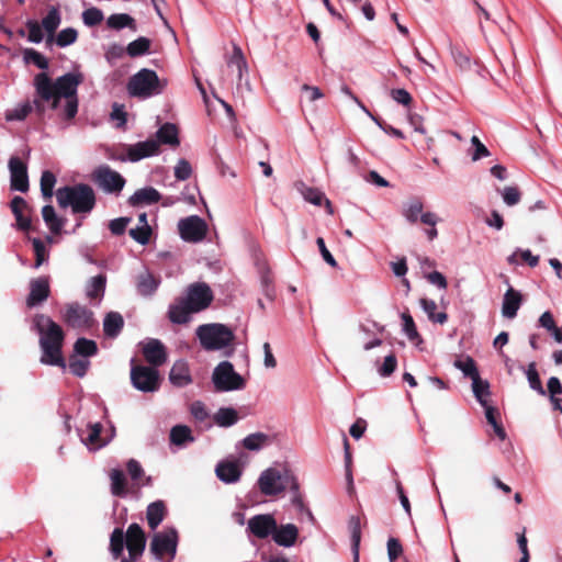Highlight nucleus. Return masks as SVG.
I'll return each mask as SVG.
<instances>
[{"label": "nucleus", "mask_w": 562, "mask_h": 562, "mask_svg": "<svg viewBox=\"0 0 562 562\" xmlns=\"http://www.w3.org/2000/svg\"><path fill=\"white\" fill-rule=\"evenodd\" d=\"M80 71H69L55 80L45 71L33 79L34 98L5 112V120L23 121L33 111L43 116L47 110L57 112L64 122H71L78 114V88L83 82Z\"/></svg>", "instance_id": "1"}, {"label": "nucleus", "mask_w": 562, "mask_h": 562, "mask_svg": "<svg viewBox=\"0 0 562 562\" xmlns=\"http://www.w3.org/2000/svg\"><path fill=\"white\" fill-rule=\"evenodd\" d=\"M33 327L40 335V347L42 350L41 363L55 366L65 370L67 362L61 351L65 339L61 327L49 316L44 314H37L34 317Z\"/></svg>", "instance_id": "2"}, {"label": "nucleus", "mask_w": 562, "mask_h": 562, "mask_svg": "<svg viewBox=\"0 0 562 562\" xmlns=\"http://www.w3.org/2000/svg\"><path fill=\"white\" fill-rule=\"evenodd\" d=\"M258 487L266 496L278 495L285 490L292 493V502L302 505L299 481L286 465H278L266 469L258 479Z\"/></svg>", "instance_id": "3"}, {"label": "nucleus", "mask_w": 562, "mask_h": 562, "mask_svg": "<svg viewBox=\"0 0 562 562\" xmlns=\"http://www.w3.org/2000/svg\"><path fill=\"white\" fill-rule=\"evenodd\" d=\"M55 194L58 205L61 209L70 207L74 214H90L97 204L95 192L87 183L60 187Z\"/></svg>", "instance_id": "4"}, {"label": "nucleus", "mask_w": 562, "mask_h": 562, "mask_svg": "<svg viewBox=\"0 0 562 562\" xmlns=\"http://www.w3.org/2000/svg\"><path fill=\"white\" fill-rule=\"evenodd\" d=\"M166 87L167 80H161L155 70L142 68L130 78L126 89L131 97L145 100L161 94Z\"/></svg>", "instance_id": "5"}, {"label": "nucleus", "mask_w": 562, "mask_h": 562, "mask_svg": "<svg viewBox=\"0 0 562 562\" xmlns=\"http://www.w3.org/2000/svg\"><path fill=\"white\" fill-rule=\"evenodd\" d=\"M195 335L201 347L206 351L224 349L234 340L233 331L226 325L218 323L200 325Z\"/></svg>", "instance_id": "6"}, {"label": "nucleus", "mask_w": 562, "mask_h": 562, "mask_svg": "<svg viewBox=\"0 0 562 562\" xmlns=\"http://www.w3.org/2000/svg\"><path fill=\"white\" fill-rule=\"evenodd\" d=\"M212 382L217 392L238 391L246 386L245 379L229 361H222L214 368Z\"/></svg>", "instance_id": "7"}, {"label": "nucleus", "mask_w": 562, "mask_h": 562, "mask_svg": "<svg viewBox=\"0 0 562 562\" xmlns=\"http://www.w3.org/2000/svg\"><path fill=\"white\" fill-rule=\"evenodd\" d=\"M93 182L106 194L119 195L126 181L124 177L108 165H100L92 175Z\"/></svg>", "instance_id": "8"}, {"label": "nucleus", "mask_w": 562, "mask_h": 562, "mask_svg": "<svg viewBox=\"0 0 562 562\" xmlns=\"http://www.w3.org/2000/svg\"><path fill=\"white\" fill-rule=\"evenodd\" d=\"M131 383L143 393H153L159 389V372L156 368L134 364L131 360Z\"/></svg>", "instance_id": "9"}, {"label": "nucleus", "mask_w": 562, "mask_h": 562, "mask_svg": "<svg viewBox=\"0 0 562 562\" xmlns=\"http://www.w3.org/2000/svg\"><path fill=\"white\" fill-rule=\"evenodd\" d=\"M191 311L199 313L207 308L213 301V292L205 282H195L188 286L186 294L181 296Z\"/></svg>", "instance_id": "10"}, {"label": "nucleus", "mask_w": 562, "mask_h": 562, "mask_svg": "<svg viewBox=\"0 0 562 562\" xmlns=\"http://www.w3.org/2000/svg\"><path fill=\"white\" fill-rule=\"evenodd\" d=\"M178 229L182 240L195 244L205 238L207 224L199 215H190L179 220Z\"/></svg>", "instance_id": "11"}, {"label": "nucleus", "mask_w": 562, "mask_h": 562, "mask_svg": "<svg viewBox=\"0 0 562 562\" xmlns=\"http://www.w3.org/2000/svg\"><path fill=\"white\" fill-rule=\"evenodd\" d=\"M178 546V532L175 528H169L164 532L156 533L150 542V551L156 558L160 559L164 554H169L171 559L176 557Z\"/></svg>", "instance_id": "12"}, {"label": "nucleus", "mask_w": 562, "mask_h": 562, "mask_svg": "<svg viewBox=\"0 0 562 562\" xmlns=\"http://www.w3.org/2000/svg\"><path fill=\"white\" fill-rule=\"evenodd\" d=\"M142 353L149 367H161L168 358L166 346L157 338H146L140 344Z\"/></svg>", "instance_id": "13"}, {"label": "nucleus", "mask_w": 562, "mask_h": 562, "mask_svg": "<svg viewBox=\"0 0 562 562\" xmlns=\"http://www.w3.org/2000/svg\"><path fill=\"white\" fill-rule=\"evenodd\" d=\"M64 321L72 328H88L93 323V313L83 305L71 303L66 306Z\"/></svg>", "instance_id": "14"}, {"label": "nucleus", "mask_w": 562, "mask_h": 562, "mask_svg": "<svg viewBox=\"0 0 562 562\" xmlns=\"http://www.w3.org/2000/svg\"><path fill=\"white\" fill-rule=\"evenodd\" d=\"M159 153L158 142L154 138H148L126 146V156H121L117 159L121 161L137 162L144 158L155 156Z\"/></svg>", "instance_id": "15"}, {"label": "nucleus", "mask_w": 562, "mask_h": 562, "mask_svg": "<svg viewBox=\"0 0 562 562\" xmlns=\"http://www.w3.org/2000/svg\"><path fill=\"white\" fill-rule=\"evenodd\" d=\"M277 528V520L271 514H258L248 519L247 531L256 538L266 539L272 537Z\"/></svg>", "instance_id": "16"}, {"label": "nucleus", "mask_w": 562, "mask_h": 562, "mask_svg": "<svg viewBox=\"0 0 562 562\" xmlns=\"http://www.w3.org/2000/svg\"><path fill=\"white\" fill-rule=\"evenodd\" d=\"M8 167L11 190L26 192L30 187L26 165L19 157L13 156L9 159Z\"/></svg>", "instance_id": "17"}, {"label": "nucleus", "mask_w": 562, "mask_h": 562, "mask_svg": "<svg viewBox=\"0 0 562 562\" xmlns=\"http://www.w3.org/2000/svg\"><path fill=\"white\" fill-rule=\"evenodd\" d=\"M124 537L126 549L132 559L140 558L146 548V536L143 528L138 524L133 522L128 526Z\"/></svg>", "instance_id": "18"}, {"label": "nucleus", "mask_w": 562, "mask_h": 562, "mask_svg": "<svg viewBox=\"0 0 562 562\" xmlns=\"http://www.w3.org/2000/svg\"><path fill=\"white\" fill-rule=\"evenodd\" d=\"M49 280L48 277H40L37 279H33L30 282V293L26 299V304L29 307H34L44 301H46L49 296Z\"/></svg>", "instance_id": "19"}, {"label": "nucleus", "mask_w": 562, "mask_h": 562, "mask_svg": "<svg viewBox=\"0 0 562 562\" xmlns=\"http://www.w3.org/2000/svg\"><path fill=\"white\" fill-rule=\"evenodd\" d=\"M169 381L176 387H186L192 383L191 370L187 360L178 359L173 362L169 372Z\"/></svg>", "instance_id": "20"}, {"label": "nucleus", "mask_w": 562, "mask_h": 562, "mask_svg": "<svg viewBox=\"0 0 562 562\" xmlns=\"http://www.w3.org/2000/svg\"><path fill=\"white\" fill-rule=\"evenodd\" d=\"M243 470L237 461L223 460L217 463L215 474L225 484H234L240 480Z\"/></svg>", "instance_id": "21"}, {"label": "nucleus", "mask_w": 562, "mask_h": 562, "mask_svg": "<svg viewBox=\"0 0 562 562\" xmlns=\"http://www.w3.org/2000/svg\"><path fill=\"white\" fill-rule=\"evenodd\" d=\"M299 538V528L294 524L277 525L272 540L280 547L291 548Z\"/></svg>", "instance_id": "22"}, {"label": "nucleus", "mask_w": 562, "mask_h": 562, "mask_svg": "<svg viewBox=\"0 0 562 562\" xmlns=\"http://www.w3.org/2000/svg\"><path fill=\"white\" fill-rule=\"evenodd\" d=\"M161 283L159 276H154L148 270L139 273L136 278L137 293L143 297H150L155 294Z\"/></svg>", "instance_id": "23"}, {"label": "nucleus", "mask_w": 562, "mask_h": 562, "mask_svg": "<svg viewBox=\"0 0 562 562\" xmlns=\"http://www.w3.org/2000/svg\"><path fill=\"white\" fill-rule=\"evenodd\" d=\"M522 303V295L519 291L509 286L503 296L502 315L505 318L513 319L516 317L518 310Z\"/></svg>", "instance_id": "24"}, {"label": "nucleus", "mask_w": 562, "mask_h": 562, "mask_svg": "<svg viewBox=\"0 0 562 562\" xmlns=\"http://www.w3.org/2000/svg\"><path fill=\"white\" fill-rule=\"evenodd\" d=\"M161 200V194L154 187H144L136 190L130 198L128 204L133 207L151 205Z\"/></svg>", "instance_id": "25"}, {"label": "nucleus", "mask_w": 562, "mask_h": 562, "mask_svg": "<svg viewBox=\"0 0 562 562\" xmlns=\"http://www.w3.org/2000/svg\"><path fill=\"white\" fill-rule=\"evenodd\" d=\"M193 313L188 303L182 297H179L169 305L167 315L172 324L182 325L191 319V314Z\"/></svg>", "instance_id": "26"}, {"label": "nucleus", "mask_w": 562, "mask_h": 562, "mask_svg": "<svg viewBox=\"0 0 562 562\" xmlns=\"http://www.w3.org/2000/svg\"><path fill=\"white\" fill-rule=\"evenodd\" d=\"M124 327V318L119 312H109L103 319V333L109 338H116Z\"/></svg>", "instance_id": "27"}, {"label": "nucleus", "mask_w": 562, "mask_h": 562, "mask_svg": "<svg viewBox=\"0 0 562 562\" xmlns=\"http://www.w3.org/2000/svg\"><path fill=\"white\" fill-rule=\"evenodd\" d=\"M11 211L16 220V226L21 231H29L31 227L30 216L23 214V209L27 206L26 201L22 196H14L10 203Z\"/></svg>", "instance_id": "28"}, {"label": "nucleus", "mask_w": 562, "mask_h": 562, "mask_svg": "<svg viewBox=\"0 0 562 562\" xmlns=\"http://www.w3.org/2000/svg\"><path fill=\"white\" fill-rule=\"evenodd\" d=\"M156 137L158 145L165 144L170 146H179L180 144L178 128L172 123H165L161 125L156 132Z\"/></svg>", "instance_id": "29"}, {"label": "nucleus", "mask_w": 562, "mask_h": 562, "mask_svg": "<svg viewBox=\"0 0 562 562\" xmlns=\"http://www.w3.org/2000/svg\"><path fill=\"white\" fill-rule=\"evenodd\" d=\"M102 425L100 423L90 424L88 426L87 437H82V442L92 450L104 447L109 441L101 438Z\"/></svg>", "instance_id": "30"}, {"label": "nucleus", "mask_w": 562, "mask_h": 562, "mask_svg": "<svg viewBox=\"0 0 562 562\" xmlns=\"http://www.w3.org/2000/svg\"><path fill=\"white\" fill-rule=\"evenodd\" d=\"M106 26L111 30L120 31L125 27L132 31L137 30L135 19L127 13H114L106 19Z\"/></svg>", "instance_id": "31"}, {"label": "nucleus", "mask_w": 562, "mask_h": 562, "mask_svg": "<svg viewBox=\"0 0 562 562\" xmlns=\"http://www.w3.org/2000/svg\"><path fill=\"white\" fill-rule=\"evenodd\" d=\"M170 442L177 447H184L194 441L191 429L186 425H176L170 429Z\"/></svg>", "instance_id": "32"}, {"label": "nucleus", "mask_w": 562, "mask_h": 562, "mask_svg": "<svg viewBox=\"0 0 562 562\" xmlns=\"http://www.w3.org/2000/svg\"><path fill=\"white\" fill-rule=\"evenodd\" d=\"M351 537L353 562H359V547L361 541V521L358 516H351L348 522Z\"/></svg>", "instance_id": "33"}, {"label": "nucleus", "mask_w": 562, "mask_h": 562, "mask_svg": "<svg viewBox=\"0 0 562 562\" xmlns=\"http://www.w3.org/2000/svg\"><path fill=\"white\" fill-rule=\"evenodd\" d=\"M270 443L271 437L260 431L250 434L240 441V445L250 451H259Z\"/></svg>", "instance_id": "34"}, {"label": "nucleus", "mask_w": 562, "mask_h": 562, "mask_svg": "<svg viewBox=\"0 0 562 562\" xmlns=\"http://www.w3.org/2000/svg\"><path fill=\"white\" fill-rule=\"evenodd\" d=\"M148 526L155 530L165 518V505L161 501H156L148 505L146 510Z\"/></svg>", "instance_id": "35"}, {"label": "nucleus", "mask_w": 562, "mask_h": 562, "mask_svg": "<svg viewBox=\"0 0 562 562\" xmlns=\"http://www.w3.org/2000/svg\"><path fill=\"white\" fill-rule=\"evenodd\" d=\"M420 307L432 323L445 324L448 319L446 312L437 313V303L434 300L423 297L419 300Z\"/></svg>", "instance_id": "36"}, {"label": "nucleus", "mask_w": 562, "mask_h": 562, "mask_svg": "<svg viewBox=\"0 0 562 562\" xmlns=\"http://www.w3.org/2000/svg\"><path fill=\"white\" fill-rule=\"evenodd\" d=\"M42 216L45 224L53 234L60 233L64 226V220L57 216L53 205H44L42 209Z\"/></svg>", "instance_id": "37"}, {"label": "nucleus", "mask_w": 562, "mask_h": 562, "mask_svg": "<svg viewBox=\"0 0 562 562\" xmlns=\"http://www.w3.org/2000/svg\"><path fill=\"white\" fill-rule=\"evenodd\" d=\"M126 547L124 531L122 528H114L110 536V553L114 560L123 555L124 548Z\"/></svg>", "instance_id": "38"}, {"label": "nucleus", "mask_w": 562, "mask_h": 562, "mask_svg": "<svg viewBox=\"0 0 562 562\" xmlns=\"http://www.w3.org/2000/svg\"><path fill=\"white\" fill-rule=\"evenodd\" d=\"M106 284V277L104 274H98L92 277L86 289V294L89 299H100L104 295Z\"/></svg>", "instance_id": "39"}, {"label": "nucleus", "mask_w": 562, "mask_h": 562, "mask_svg": "<svg viewBox=\"0 0 562 562\" xmlns=\"http://www.w3.org/2000/svg\"><path fill=\"white\" fill-rule=\"evenodd\" d=\"M75 356L89 358L98 353V345L94 340L80 337L74 345Z\"/></svg>", "instance_id": "40"}, {"label": "nucleus", "mask_w": 562, "mask_h": 562, "mask_svg": "<svg viewBox=\"0 0 562 562\" xmlns=\"http://www.w3.org/2000/svg\"><path fill=\"white\" fill-rule=\"evenodd\" d=\"M214 422L220 427H231L238 422V414L233 407H221L214 415Z\"/></svg>", "instance_id": "41"}, {"label": "nucleus", "mask_w": 562, "mask_h": 562, "mask_svg": "<svg viewBox=\"0 0 562 562\" xmlns=\"http://www.w3.org/2000/svg\"><path fill=\"white\" fill-rule=\"evenodd\" d=\"M483 408L485 413V418L487 423L493 427L495 436L499 440L504 441L507 438V434L502 424L497 422V409L491 405H485Z\"/></svg>", "instance_id": "42"}, {"label": "nucleus", "mask_w": 562, "mask_h": 562, "mask_svg": "<svg viewBox=\"0 0 562 562\" xmlns=\"http://www.w3.org/2000/svg\"><path fill=\"white\" fill-rule=\"evenodd\" d=\"M401 318L403 322L402 330L405 334V336L407 337V339L416 345L422 342L423 341L422 337H420L419 333L417 331L415 322H414L413 317L411 316V314L408 312H404V313H402Z\"/></svg>", "instance_id": "43"}, {"label": "nucleus", "mask_w": 562, "mask_h": 562, "mask_svg": "<svg viewBox=\"0 0 562 562\" xmlns=\"http://www.w3.org/2000/svg\"><path fill=\"white\" fill-rule=\"evenodd\" d=\"M61 22V14L58 7H52L42 20L43 29L53 36Z\"/></svg>", "instance_id": "44"}, {"label": "nucleus", "mask_w": 562, "mask_h": 562, "mask_svg": "<svg viewBox=\"0 0 562 562\" xmlns=\"http://www.w3.org/2000/svg\"><path fill=\"white\" fill-rule=\"evenodd\" d=\"M227 66L236 68L238 79L241 80L244 71H247V63L239 46L234 45L233 53L227 59Z\"/></svg>", "instance_id": "45"}, {"label": "nucleus", "mask_w": 562, "mask_h": 562, "mask_svg": "<svg viewBox=\"0 0 562 562\" xmlns=\"http://www.w3.org/2000/svg\"><path fill=\"white\" fill-rule=\"evenodd\" d=\"M472 391L475 400L484 407L490 405L487 397L490 396V384L486 380H482L481 376L472 381Z\"/></svg>", "instance_id": "46"}, {"label": "nucleus", "mask_w": 562, "mask_h": 562, "mask_svg": "<svg viewBox=\"0 0 562 562\" xmlns=\"http://www.w3.org/2000/svg\"><path fill=\"white\" fill-rule=\"evenodd\" d=\"M150 40L144 36L136 38L126 46V54L132 57H139L149 53Z\"/></svg>", "instance_id": "47"}, {"label": "nucleus", "mask_w": 562, "mask_h": 562, "mask_svg": "<svg viewBox=\"0 0 562 562\" xmlns=\"http://www.w3.org/2000/svg\"><path fill=\"white\" fill-rule=\"evenodd\" d=\"M547 393L550 396V402L554 409H559L562 413V398L557 397L558 394H562V384L557 376H551L547 383Z\"/></svg>", "instance_id": "48"}, {"label": "nucleus", "mask_w": 562, "mask_h": 562, "mask_svg": "<svg viewBox=\"0 0 562 562\" xmlns=\"http://www.w3.org/2000/svg\"><path fill=\"white\" fill-rule=\"evenodd\" d=\"M423 202L419 199H413L403 209V216L411 224H415L423 213Z\"/></svg>", "instance_id": "49"}, {"label": "nucleus", "mask_w": 562, "mask_h": 562, "mask_svg": "<svg viewBox=\"0 0 562 562\" xmlns=\"http://www.w3.org/2000/svg\"><path fill=\"white\" fill-rule=\"evenodd\" d=\"M529 386L531 390L536 391L539 395L546 396L547 391L542 386L539 373L537 371V367L535 362H530L525 370Z\"/></svg>", "instance_id": "50"}, {"label": "nucleus", "mask_w": 562, "mask_h": 562, "mask_svg": "<svg viewBox=\"0 0 562 562\" xmlns=\"http://www.w3.org/2000/svg\"><path fill=\"white\" fill-rule=\"evenodd\" d=\"M302 193L307 202L316 206H321L323 203H325L328 212L333 213L330 201L325 196V194L321 190L316 188H305V190Z\"/></svg>", "instance_id": "51"}, {"label": "nucleus", "mask_w": 562, "mask_h": 562, "mask_svg": "<svg viewBox=\"0 0 562 562\" xmlns=\"http://www.w3.org/2000/svg\"><path fill=\"white\" fill-rule=\"evenodd\" d=\"M111 493L114 496H122L125 494L126 479L122 470L113 469L110 473Z\"/></svg>", "instance_id": "52"}, {"label": "nucleus", "mask_w": 562, "mask_h": 562, "mask_svg": "<svg viewBox=\"0 0 562 562\" xmlns=\"http://www.w3.org/2000/svg\"><path fill=\"white\" fill-rule=\"evenodd\" d=\"M23 59L25 63H32L37 68L42 70H47L49 67V63L47 58L42 55L40 52L33 49V48H25L23 52Z\"/></svg>", "instance_id": "53"}, {"label": "nucleus", "mask_w": 562, "mask_h": 562, "mask_svg": "<svg viewBox=\"0 0 562 562\" xmlns=\"http://www.w3.org/2000/svg\"><path fill=\"white\" fill-rule=\"evenodd\" d=\"M454 367L459 369L464 376L470 378L472 381L480 376L476 364L471 357H467L465 360H457Z\"/></svg>", "instance_id": "54"}, {"label": "nucleus", "mask_w": 562, "mask_h": 562, "mask_svg": "<svg viewBox=\"0 0 562 562\" xmlns=\"http://www.w3.org/2000/svg\"><path fill=\"white\" fill-rule=\"evenodd\" d=\"M56 183V176L49 171L45 170L41 176V192L45 199H50L54 194V187Z\"/></svg>", "instance_id": "55"}, {"label": "nucleus", "mask_w": 562, "mask_h": 562, "mask_svg": "<svg viewBox=\"0 0 562 562\" xmlns=\"http://www.w3.org/2000/svg\"><path fill=\"white\" fill-rule=\"evenodd\" d=\"M35 255L34 268H40L48 259V250L44 241L37 237L31 239Z\"/></svg>", "instance_id": "56"}, {"label": "nucleus", "mask_w": 562, "mask_h": 562, "mask_svg": "<svg viewBox=\"0 0 562 562\" xmlns=\"http://www.w3.org/2000/svg\"><path fill=\"white\" fill-rule=\"evenodd\" d=\"M90 361L87 358H78L75 355L69 358L68 367L75 376L83 378L88 371Z\"/></svg>", "instance_id": "57"}, {"label": "nucleus", "mask_w": 562, "mask_h": 562, "mask_svg": "<svg viewBox=\"0 0 562 562\" xmlns=\"http://www.w3.org/2000/svg\"><path fill=\"white\" fill-rule=\"evenodd\" d=\"M420 222L425 225L430 226L429 229L426 231V235L429 240H434L438 236V231L436 228L437 223L439 222V217L434 212H424L420 216Z\"/></svg>", "instance_id": "58"}, {"label": "nucleus", "mask_w": 562, "mask_h": 562, "mask_svg": "<svg viewBox=\"0 0 562 562\" xmlns=\"http://www.w3.org/2000/svg\"><path fill=\"white\" fill-rule=\"evenodd\" d=\"M81 18H82L85 25L95 26L103 21L104 15H103V12L99 8L91 7L89 9H86L82 12Z\"/></svg>", "instance_id": "59"}, {"label": "nucleus", "mask_w": 562, "mask_h": 562, "mask_svg": "<svg viewBox=\"0 0 562 562\" xmlns=\"http://www.w3.org/2000/svg\"><path fill=\"white\" fill-rule=\"evenodd\" d=\"M78 32L74 27H66L63 29L57 37H56V45L58 47H67L71 44H74L77 41Z\"/></svg>", "instance_id": "60"}, {"label": "nucleus", "mask_w": 562, "mask_h": 562, "mask_svg": "<svg viewBox=\"0 0 562 562\" xmlns=\"http://www.w3.org/2000/svg\"><path fill=\"white\" fill-rule=\"evenodd\" d=\"M261 290L265 296L269 301H273L276 296V289L273 285V279L270 276L269 270H262L260 276Z\"/></svg>", "instance_id": "61"}, {"label": "nucleus", "mask_w": 562, "mask_h": 562, "mask_svg": "<svg viewBox=\"0 0 562 562\" xmlns=\"http://www.w3.org/2000/svg\"><path fill=\"white\" fill-rule=\"evenodd\" d=\"M151 235L150 226H137L130 229V236L140 245H147Z\"/></svg>", "instance_id": "62"}, {"label": "nucleus", "mask_w": 562, "mask_h": 562, "mask_svg": "<svg viewBox=\"0 0 562 562\" xmlns=\"http://www.w3.org/2000/svg\"><path fill=\"white\" fill-rule=\"evenodd\" d=\"M26 27L29 30V35H27L29 42L34 43V44H40L44 38V34L42 31L43 26L40 25L38 22L35 20H29L26 22Z\"/></svg>", "instance_id": "63"}, {"label": "nucleus", "mask_w": 562, "mask_h": 562, "mask_svg": "<svg viewBox=\"0 0 562 562\" xmlns=\"http://www.w3.org/2000/svg\"><path fill=\"white\" fill-rule=\"evenodd\" d=\"M192 175V167L190 162L181 158L178 160L177 165L175 166V177L179 181H186L188 180Z\"/></svg>", "instance_id": "64"}]
</instances>
